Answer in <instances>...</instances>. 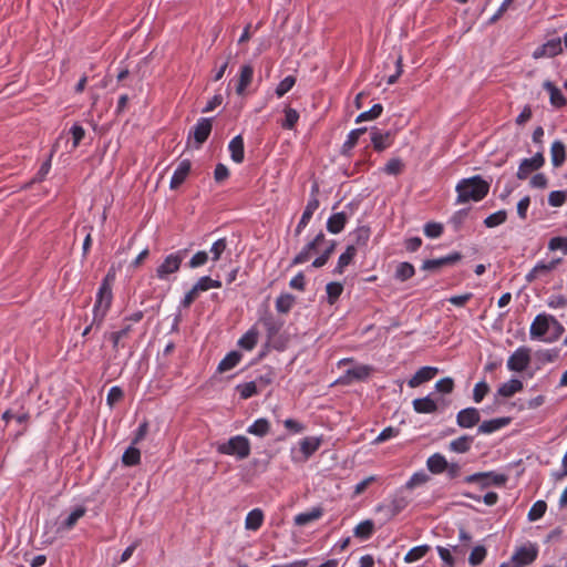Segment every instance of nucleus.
Listing matches in <instances>:
<instances>
[{
  "instance_id": "1",
  "label": "nucleus",
  "mask_w": 567,
  "mask_h": 567,
  "mask_svg": "<svg viewBox=\"0 0 567 567\" xmlns=\"http://www.w3.org/2000/svg\"><path fill=\"white\" fill-rule=\"evenodd\" d=\"M455 190L457 193L456 204H465L471 200L480 202L486 197L489 192V183L481 175L461 179Z\"/></svg>"
},
{
  "instance_id": "2",
  "label": "nucleus",
  "mask_w": 567,
  "mask_h": 567,
  "mask_svg": "<svg viewBox=\"0 0 567 567\" xmlns=\"http://www.w3.org/2000/svg\"><path fill=\"white\" fill-rule=\"evenodd\" d=\"M112 299V287L109 280V276H106L99 288L93 308V323H96V328L102 326L104 318L111 307Z\"/></svg>"
},
{
  "instance_id": "3",
  "label": "nucleus",
  "mask_w": 567,
  "mask_h": 567,
  "mask_svg": "<svg viewBox=\"0 0 567 567\" xmlns=\"http://www.w3.org/2000/svg\"><path fill=\"white\" fill-rule=\"evenodd\" d=\"M217 452L224 455H234L239 460L247 458L250 454V442L244 435L230 437L227 442L218 444Z\"/></svg>"
},
{
  "instance_id": "4",
  "label": "nucleus",
  "mask_w": 567,
  "mask_h": 567,
  "mask_svg": "<svg viewBox=\"0 0 567 567\" xmlns=\"http://www.w3.org/2000/svg\"><path fill=\"white\" fill-rule=\"evenodd\" d=\"M186 255V250H178L165 257L163 262L156 268V276L161 280H166L168 277L177 272Z\"/></svg>"
},
{
  "instance_id": "5",
  "label": "nucleus",
  "mask_w": 567,
  "mask_h": 567,
  "mask_svg": "<svg viewBox=\"0 0 567 567\" xmlns=\"http://www.w3.org/2000/svg\"><path fill=\"white\" fill-rule=\"evenodd\" d=\"M318 193H319V186L317 184H313L311 187L310 198L306 205V208L302 213V216L295 229V235L299 236L302 230L307 227L308 223L310 221L313 213L319 207V199H318Z\"/></svg>"
},
{
  "instance_id": "6",
  "label": "nucleus",
  "mask_w": 567,
  "mask_h": 567,
  "mask_svg": "<svg viewBox=\"0 0 567 567\" xmlns=\"http://www.w3.org/2000/svg\"><path fill=\"white\" fill-rule=\"evenodd\" d=\"M530 363V349L527 347L517 348L507 360V369L514 372H522Z\"/></svg>"
},
{
  "instance_id": "7",
  "label": "nucleus",
  "mask_w": 567,
  "mask_h": 567,
  "mask_svg": "<svg viewBox=\"0 0 567 567\" xmlns=\"http://www.w3.org/2000/svg\"><path fill=\"white\" fill-rule=\"evenodd\" d=\"M551 323H556V318L550 315L539 313L535 317L529 328L532 339H545Z\"/></svg>"
},
{
  "instance_id": "8",
  "label": "nucleus",
  "mask_w": 567,
  "mask_h": 567,
  "mask_svg": "<svg viewBox=\"0 0 567 567\" xmlns=\"http://www.w3.org/2000/svg\"><path fill=\"white\" fill-rule=\"evenodd\" d=\"M466 483H481L482 487L489 485L503 486L507 482V475L494 472L474 473L465 478Z\"/></svg>"
},
{
  "instance_id": "9",
  "label": "nucleus",
  "mask_w": 567,
  "mask_h": 567,
  "mask_svg": "<svg viewBox=\"0 0 567 567\" xmlns=\"http://www.w3.org/2000/svg\"><path fill=\"white\" fill-rule=\"evenodd\" d=\"M213 128V118L202 117L197 121L193 131L189 132L188 138L194 137L196 148L200 147L209 137Z\"/></svg>"
},
{
  "instance_id": "10",
  "label": "nucleus",
  "mask_w": 567,
  "mask_h": 567,
  "mask_svg": "<svg viewBox=\"0 0 567 567\" xmlns=\"http://www.w3.org/2000/svg\"><path fill=\"white\" fill-rule=\"evenodd\" d=\"M545 163L543 153L538 152L530 158H524L517 171V178L520 181L526 179L533 171L539 169Z\"/></svg>"
},
{
  "instance_id": "11",
  "label": "nucleus",
  "mask_w": 567,
  "mask_h": 567,
  "mask_svg": "<svg viewBox=\"0 0 567 567\" xmlns=\"http://www.w3.org/2000/svg\"><path fill=\"white\" fill-rule=\"evenodd\" d=\"M561 262V258L553 259L548 262L539 261L527 275L526 281L533 282L537 279L547 277L550 275L553 270Z\"/></svg>"
},
{
  "instance_id": "12",
  "label": "nucleus",
  "mask_w": 567,
  "mask_h": 567,
  "mask_svg": "<svg viewBox=\"0 0 567 567\" xmlns=\"http://www.w3.org/2000/svg\"><path fill=\"white\" fill-rule=\"evenodd\" d=\"M326 236L322 231H320L311 241H309L299 254L295 256L291 261V265H300L310 259L313 252L317 251L318 247L324 241Z\"/></svg>"
},
{
  "instance_id": "13",
  "label": "nucleus",
  "mask_w": 567,
  "mask_h": 567,
  "mask_svg": "<svg viewBox=\"0 0 567 567\" xmlns=\"http://www.w3.org/2000/svg\"><path fill=\"white\" fill-rule=\"evenodd\" d=\"M537 554L538 550L535 546H523L512 556V564L514 567H524L532 564L536 559Z\"/></svg>"
},
{
  "instance_id": "14",
  "label": "nucleus",
  "mask_w": 567,
  "mask_h": 567,
  "mask_svg": "<svg viewBox=\"0 0 567 567\" xmlns=\"http://www.w3.org/2000/svg\"><path fill=\"white\" fill-rule=\"evenodd\" d=\"M462 254L458 251H454L445 257H441L437 259H427L424 260L422 264L423 270H437L439 268L447 265H453L462 259Z\"/></svg>"
},
{
  "instance_id": "15",
  "label": "nucleus",
  "mask_w": 567,
  "mask_h": 567,
  "mask_svg": "<svg viewBox=\"0 0 567 567\" xmlns=\"http://www.w3.org/2000/svg\"><path fill=\"white\" fill-rule=\"evenodd\" d=\"M481 415L477 409L466 408L461 410L456 415V423L462 429H470L478 424Z\"/></svg>"
},
{
  "instance_id": "16",
  "label": "nucleus",
  "mask_w": 567,
  "mask_h": 567,
  "mask_svg": "<svg viewBox=\"0 0 567 567\" xmlns=\"http://www.w3.org/2000/svg\"><path fill=\"white\" fill-rule=\"evenodd\" d=\"M561 40L559 38L548 40L543 45L538 47L534 53V59H540L544 56L553 58L561 53Z\"/></svg>"
},
{
  "instance_id": "17",
  "label": "nucleus",
  "mask_w": 567,
  "mask_h": 567,
  "mask_svg": "<svg viewBox=\"0 0 567 567\" xmlns=\"http://www.w3.org/2000/svg\"><path fill=\"white\" fill-rule=\"evenodd\" d=\"M439 372V369L435 367H422L419 369L415 374L408 381L410 388H416L422 383H425L432 380Z\"/></svg>"
},
{
  "instance_id": "18",
  "label": "nucleus",
  "mask_w": 567,
  "mask_h": 567,
  "mask_svg": "<svg viewBox=\"0 0 567 567\" xmlns=\"http://www.w3.org/2000/svg\"><path fill=\"white\" fill-rule=\"evenodd\" d=\"M192 163L189 159H183L176 167L169 183L172 189L179 187L188 176L190 172Z\"/></svg>"
},
{
  "instance_id": "19",
  "label": "nucleus",
  "mask_w": 567,
  "mask_h": 567,
  "mask_svg": "<svg viewBox=\"0 0 567 567\" xmlns=\"http://www.w3.org/2000/svg\"><path fill=\"white\" fill-rule=\"evenodd\" d=\"M254 68L250 64H245L240 68L238 83L236 85V93L243 95L246 89L252 82Z\"/></svg>"
},
{
  "instance_id": "20",
  "label": "nucleus",
  "mask_w": 567,
  "mask_h": 567,
  "mask_svg": "<svg viewBox=\"0 0 567 567\" xmlns=\"http://www.w3.org/2000/svg\"><path fill=\"white\" fill-rule=\"evenodd\" d=\"M543 87L549 93V101L554 107L559 109L567 104L566 97L551 81H545Z\"/></svg>"
},
{
  "instance_id": "21",
  "label": "nucleus",
  "mask_w": 567,
  "mask_h": 567,
  "mask_svg": "<svg viewBox=\"0 0 567 567\" xmlns=\"http://www.w3.org/2000/svg\"><path fill=\"white\" fill-rule=\"evenodd\" d=\"M371 143L377 152H382L391 145L390 132L382 133L377 127L371 130Z\"/></svg>"
},
{
  "instance_id": "22",
  "label": "nucleus",
  "mask_w": 567,
  "mask_h": 567,
  "mask_svg": "<svg viewBox=\"0 0 567 567\" xmlns=\"http://www.w3.org/2000/svg\"><path fill=\"white\" fill-rule=\"evenodd\" d=\"M512 419L508 416L497 417L488 421H484L478 426V433L489 434L495 431L501 430L502 427L508 425Z\"/></svg>"
},
{
  "instance_id": "23",
  "label": "nucleus",
  "mask_w": 567,
  "mask_h": 567,
  "mask_svg": "<svg viewBox=\"0 0 567 567\" xmlns=\"http://www.w3.org/2000/svg\"><path fill=\"white\" fill-rule=\"evenodd\" d=\"M550 158L554 167H560L566 161V146L557 140L553 142L550 147Z\"/></svg>"
},
{
  "instance_id": "24",
  "label": "nucleus",
  "mask_w": 567,
  "mask_h": 567,
  "mask_svg": "<svg viewBox=\"0 0 567 567\" xmlns=\"http://www.w3.org/2000/svg\"><path fill=\"white\" fill-rule=\"evenodd\" d=\"M426 467L432 474H442L447 468V461L444 455L434 453L427 458Z\"/></svg>"
},
{
  "instance_id": "25",
  "label": "nucleus",
  "mask_w": 567,
  "mask_h": 567,
  "mask_svg": "<svg viewBox=\"0 0 567 567\" xmlns=\"http://www.w3.org/2000/svg\"><path fill=\"white\" fill-rule=\"evenodd\" d=\"M228 148H229V152H230L231 159L235 163L240 164L244 161V157H245L244 140H243L241 135L235 136L229 142Z\"/></svg>"
},
{
  "instance_id": "26",
  "label": "nucleus",
  "mask_w": 567,
  "mask_h": 567,
  "mask_svg": "<svg viewBox=\"0 0 567 567\" xmlns=\"http://www.w3.org/2000/svg\"><path fill=\"white\" fill-rule=\"evenodd\" d=\"M412 404L417 413H434L437 411V404L430 395L415 399Z\"/></svg>"
},
{
  "instance_id": "27",
  "label": "nucleus",
  "mask_w": 567,
  "mask_h": 567,
  "mask_svg": "<svg viewBox=\"0 0 567 567\" xmlns=\"http://www.w3.org/2000/svg\"><path fill=\"white\" fill-rule=\"evenodd\" d=\"M357 254V248L354 245H349L343 254L340 255L338 259V264L333 270L334 274L341 275L344 271V268L351 264L354 256Z\"/></svg>"
},
{
  "instance_id": "28",
  "label": "nucleus",
  "mask_w": 567,
  "mask_h": 567,
  "mask_svg": "<svg viewBox=\"0 0 567 567\" xmlns=\"http://www.w3.org/2000/svg\"><path fill=\"white\" fill-rule=\"evenodd\" d=\"M241 353L238 351H230L226 354V357L219 362L217 367V371L219 373L227 372L235 368L241 360Z\"/></svg>"
},
{
  "instance_id": "29",
  "label": "nucleus",
  "mask_w": 567,
  "mask_h": 567,
  "mask_svg": "<svg viewBox=\"0 0 567 567\" xmlns=\"http://www.w3.org/2000/svg\"><path fill=\"white\" fill-rule=\"evenodd\" d=\"M523 390V382L518 379H511L509 381L503 383L498 390L497 394L503 398H511L515 393Z\"/></svg>"
},
{
  "instance_id": "30",
  "label": "nucleus",
  "mask_w": 567,
  "mask_h": 567,
  "mask_svg": "<svg viewBox=\"0 0 567 567\" xmlns=\"http://www.w3.org/2000/svg\"><path fill=\"white\" fill-rule=\"evenodd\" d=\"M347 216L343 212L331 215L327 220V229L331 234H339L346 226Z\"/></svg>"
},
{
  "instance_id": "31",
  "label": "nucleus",
  "mask_w": 567,
  "mask_h": 567,
  "mask_svg": "<svg viewBox=\"0 0 567 567\" xmlns=\"http://www.w3.org/2000/svg\"><path fill=\"white\" fill-rule=\"evenodd\" d=\"M264 522V513L259 508L250 511L245 519V527L248 530H257L261 527Z\"/></svg>"
},
{
  "instance_id": "32",
  "label": "nucleus",
  "mask_w": 567,
  "mask_h": 567,
  "mask_svg": "<svg viewBox=\"0 0 567 567\" xmlns=\"http://www.w3.org/2000/svg\"><path fill=\"white\" fill-rule=\"evenodd\" d=\"M270 432V423L267 419L260 417L257 419L247 429V433L256 435L258 437H264Z\"/></svg>"
},
{
  "instance_id": "33",
  "label": "nucleus",
  "mask_w": 567,
  "mask_h": 567,
  "mask_svg": "<svg viewBox=\"0 0 567 567\" xmlns=\"http://www.w3.org/2000/svg\"><path fill=\"white\" fill-rule=\"evenodd\" d=\"M374 533V523L372 519H365L354 527L353 535L362 540L369 539Z\"/></svg>"
},
{
  "instance_id": "34",
  "label": "nucleus",
  "mask_w": 567,
  "mask_h": 567,
  "mask_svg": "<svg viewBox=\"0 0 567 567\" xmlns=\"http://www.w3.org/2000/svg\"><path fill=\"white\" fill-rule=\"evenodd\" d=\"M321 445V440L319 437H305L300 442V451L305 455L306 458L310 457Z\"/></svg>"
},
{
  "instance_id": "35",
  "label": "nucleus",
  "mask_w": 567,
  "mask_h": 567,
  "mask_svg": "<svg viewBox=\"0 0 567 567\" xmlns=\"http://www.w3.org/2000/svg\"><path fill=\"white\" fill-rule=\"evenodd\" d=\"M258 342V331L256 328L249 329L239 340L238 346L247 351L252 350Z\"/></svg>"
},
{
  "instance_id": "36",
  "label": "nucleus",
  "mask_w": 567,
  "mask_h": 567,
  "mask_svg": "<svg viewBox=\"0 0 567 567\" xmlns=\"http://www.w3.org/2000/svg\"><path fill=\"white\" fill-rule=\"evenodd\" d=\"M296 303V297L291 293H281L276 299V310L279 313H288Z\"/></svg>"
},
{
  "instance_id": "37",
  "label": "nucleus",
  "mask_w": 567,
  "mask_h": 567,
  "mask_svg": "<svg viewBox=\"0 0 567 567\" xmlns=\"http://www.w3.org/2000/svg\"><path fill=\"white\" fill-rule=\"evenodd\" d=\"M322 516V509L317 507L310 512L300 513L295 517V524L298 526H305L313 520L319 519Z\"/></svg>"
},
{
  "instance_id": "38",
  "label": "nucleus",
  "mask_w": 567,
  "mask_h": 567,
  "mask_svg": "<svg viewBox=\"0 0 567 567\" xmlns=\"http://www.w3.org/2000/svg\"><path fill=\"white\" fill-rule=\"evenodd\" d=\"M86 513L85 507L79 506L72 513L64 519V522L61 524L60 528L63 530H70L72 529L78 520L82 518Z\"/></svg>"
},
{
  "instance_id": "39",
  "label": "nucleus",
  "mask_w": 567,
  "mask_h": 567,
  "mask_svg": "<svg viewBox=\"0 0 567 567\" xmlns=\"http://www.w3.org/2000/svg\"><path fill=\"white\" fill-rule=\"evenodd\" d=\"M472 442L473 439L471 436L463 435L453 440L450 443L449 447L452 452L455 453H466L467 451H470Z\"/></svg>"
},
{
  "instance_id": "40",
  "label": "nucleus",
  "mask_w": 567,
  "mask_h": 567,
  "mask_svg": "<svg viewBox=\"0 0 567 567\" xmlns=\"http://www.w3.org/2000/svg\"><path fill=\"white\" fill-rule=\"evenodd\" d=\"M430 549L431 547L429 545H420L413 547L404 556V561L408 564L415 563L422 559L430 551Z\"/></svg>"
},
{
  "instance_id": "41",
  "label": "nucleus",
  "mask_w": 567,
  "mask_h": 567,
  "mask_svg": "<svg viewBox=\"0 0 567 567\" xmlns=\"http://www.w3.org/2000/svg\"><path fill=\"white\" fill-rule=\"evenodd\" d=\"M367 132V127H360L352 130L348 136L346 142L342 145V153L350 152L358 143L361 135H363Z\"/></svg>"
},
{
  "instance_id": "42",
  "label": "nucleus",
  "mask_w": 567,
  "mask_h": 567,
  "mask_svg": "<svg viewBox=\"0 0 567 567\" xmlns=\"http://www.w3.org/2000/svg\"><path fill=\"white\" fill-rule=\"evenodd\" d=\"M414 274H415L414 266L410 262L403 261L396 266L395 279H398L400 281H405V280L412 278L414 276Z\"/></svg>"
},
{
  "instance_id": "43",
  "label": "nucleus",
  "mask_w": 567,
  "mask_h": 567,
  "mask_svg": "<svg viewBox=\"0 0 567 567\" xmlns=\"http://www.w3.org/2000/svg\"><path fill=\"white\" fill-rule=\"evenodd\" d=\"M284 113L285 120L281 122V127L285 130H293L299 120L298 111L288 106L284 110Z\"/></svg>"
},
{
  "instance_id": "44",
  "label": "nucleus",
  "mask_w": 567,
  "mask_h": 567,
  "mask_svg": "<svg viewBox=\"0 0 567 567\" xmlns=\"http://www.w3.org/2000/svg\"><path fill=\"white\" fill-rule=\"evenodd\" d=\"M122 462L126 466H134L141 462V452L138 449L130 446L122 456Z\"/></svg>"
},
{
  "instance_id": "45",
  "label": "nucleus",
  "mask_w": 567,
  "mask_h": 567,
  "mask_svg": "<svg viewBox=\"0 0 567 567\" xmlns=\"http://www.w3.org/2000/svg\"><path fill=\"white\" fill-rule=\"evenodd\" d=\"M236 390L239 392L241 399L247 400L256 394H258V386L256 381L246 382L243 384H238Z\"/></svg>"
},
{
  "instance_id": "46",
  "label": "nucleus",
  "mask_w": 567,
  "mask_h": 567,
  "mask_svg": "<svg viewBox=\"0 0 567 567\" xmlns=\"http://www.w3.org/2000/svg\"><path fill=\"white\" fill-rule=\"evenodd\" d=\"M371 230L368 226H360L353 231L354 246H365L370 239Z\"/></svg>"
},
{
  "instance_id": "47",
  "label": "nucleus",
  "mask_w": 567,
  "mask_h": 567,
  "mask_svg": "<svg viewBox=\"0 0 567 567\" xmlns=\"http://www.w3.org/2000/svg\"><path fill=\"white\" fill-rule=\"evenodd\" d=\"M506 219H507V213H506V210L502 209V210H498V212L487 216L484 219V225L487 228H494L496 226L504 224L506 221Z\"/></svg>"
},
{
  "instance_id": "48",
  "label": "nucleus",
  "mask_w": 567,
  "mask_h": 567,
  "mask_svg": "<svg viewBox=\"0 0 567 567\" xmlns=\"http://www.w3.org/2000/svg\"><path fill=\"white\" fill-rule=\"evenodd\" d=\"M195 289L199 292L207 291L212 288H220L221 281L212 279L208 276L200 277L198 281L194 285Z\"/></svg>"
},
{
  "instance_id": "49",
  "label": "nucleus",
  "mask_w": 567,
  "mask_h": 567,
  "mask_svg": "<svg viewBox=\"0 0 567 567\" xmlns=\"http://www.w3.org/2000/svg\"><path fill=\"white\" fill-rule=\"evenodd\" d=\"M383 111V106L381 104H374L369 111L362 112L355 118L357 123H361L364 121H372L378 118Z\"/></svg>"
},
{
  "instance_id": "50",
  "label": "nucleus",
  "mask_w": 567,
  "mask_h": 567,
  "mask_svg": "<svg viewBox=\"0 0 567 567\" xmlns=\"http://www.w3.org/2000/svg\"><path fill=\"white\" fill-rule=\"evenodd\" d=\"M546 509H547V504L545 501L535 502L528 512V519L530 522L538 520L539 518H542L545 515Z\"/></svg>"
},
{
  "instance_id": "51",
  "label": "nucleus",
  "mask_w": 567,
  "mask_h": 567,
  "mask_svg": "<svg viewBox=\"0 0 567 567\" xmlns=\"http://www.w3.org/2000/svg\"><path fill=\"white\" fill-rule=\"evenodd\" d=\"M326 291L328 296V302L330 305H333L342 293L343 286L340 282L332 281L326 286Z\"/></svg>"
},
{
  "instance_id": "52",
  "label": "nucleus",
  "mask_w": 567,
  "mask_h": 567,
  "mask_svg": "<svg viewBox=\"0 0 567 567\" xmlns=\"http://www.w3.org/2000/svg\"><path fill=\"white\" fill-rule=\"evenodd\" d=\"M334 248H336V241H330L329 245L326 247V249L321 252V255L318 256L312 261V267L320 268V267L324 266L328 262L330 256L333 254Z\"/></svg>"
},
{
  "instance_id": "53",
  "label": "nucleus",
  "mask_w": 567,
  "mask_h": 567,
  "mask_svg": "<svg viewBox=\"0 0 567 567\" xmlns=\"http://www.w3.org/2000/svg\"><path fill=\"white\" fill-rule=\"evenodd\" d=\"M372 370L373 369L370 365H358L349 369L347 371V377L355 380H364L371 374Z\"/></svg>"
},
{
  "instance_id": "54",
  "label": "nucleus",
  "mask_w": 567,
  "mask_h": 567,
  "mask_svg": "<svg viewBox=\"0 0 567 567\" xmlns=\"http://www.w3.org/2000/svg\"><path fill=\"white\" fill-rule=\"evenodd\" d=\"M409 505V499L400 494H396L393 496L390 503V511L391 514L398 515L400 512H402L406 506Z\"/></svg>"
},
{
  "instance_id": "55",
  "label": "nucleus",
  "mask_w": 567,
  "mask_h": 567,
  "mask_svg": "<svg viewBox=\"0 0 567 567\" xmlns=\"http://www.w3.org/2000/svg\"><path fill=\"white\" fill-rule=\"evenodd\" d=\"M486 557V548L484 546H475L468 557V563L471 566L475 567L483 563Z\"/></svg>"
},
{
  "instance_id": "56",
  "label": "nucleus",
  "mask_w": 567,
  "mask_h": 567,
  "mask_svg": "<svg viewBox=\"0 0 567 567\" xmlns=\"http://www.w3.org/2000/svg\"><path fill=\"white\" fill-rule=\"evenodd\" d=\"M403 167V162L400 158L394 157L388 161L383 168V172L388 175H399L402 173Z\"/></svg>"
},
{
  "instance_id": "57",
  "label": "nucleus",
  "mask_w": 567,
  "mask_h": 567,
  "mask_svg": "<svg viewBox=\"0 0 567 567\" xmlns=\"http://www.w3.org/2000/svg\"><path fill=\"white\" fill-rule=\"evenodd\" d=\"M296 84V78L292 75L286 76L284 80L279 82L276 87V95L278 97L284 96L287 92H289L293 85Z\"/></svg>"
},
{
  "instance_id": "58",
  "label": "nucleus",
  "mask_w": 567,
  "mask_h": 567,
  "mask_svg": "<svg viewBox=\"0 0 567 567\" xmlns=\"http://www.w3.org/2000/svg\"><path fill=\"white\" fill-rule=\"evenodd\" d=\"M227 249V240L226 238H220L216 240L210 248L212 259L213 261H217L220 259L223 252Z\"/></svg>"
},
{
  "instance_id": "59",
  "label": "nucleus",
  "mask_w": 567,
  "mask_h": 567,
  "mask_svg": "<svg viewBox=\"0 0 567 567\" xmlns=\"http://www.w3.org/2000/svg\"><path fill=\"white\" fill-rule=\"evenodd\" d=\"M400 433V430L393 426H388L384 430L381 431V433L374 439L373 444H380L383 443L392 437L398 436Z\"/></svg>"
},
{
  "instance_id": "60",
  "label": "nucleus",
  "mask_w": 567,
  "mask_h": 567,
  "mask_svg": "<svg viewBox=\"0 0 567 567\" xmlns=\"http://www.w3.org/2000/svg\"><path fill=\"white\" fill-rule=\"evenodd\" d=\"M567 193L564 190H553L548 195V204L553 207H560L566 202Z\"/></svg>"
},
{
  "instance_id": "61",
  "label": "nucleus",
  "mask_w": 567,
  "mask_h": 567,
  "mask_svg": "<svg viewBox=\"0 0 567 567\" xmlns=\"http://www.w3.org/2000/svg\"><path fill=\"white\" fill-rule=\"evenodd\" d=\"M424 234L430 238H437L443 234V225L435 221L426 223L424 226Z\"/></svg>"
},
{
  "instance_id": "62",
  "label": "nucleus",
  "mask_w": 567,
  "mask_h": 567,
  "mask_svg": "<svg viewBox=\"0 0 567 567\" xmlns=\"http://www.w3.org/2000/svg\"><path fill=\"white\" fill-rule=\"evenodd\" d=\"M429 481V475L424 472L414 473L411 478L406 482L405 487L412 489L415 486L425 484Z\"/></svg>"
},
{
  "instance_id": "63",
  "label": "nucleus",
  "mask_w": 567,
  "mask_h": 567,
  "mask_svg": "<svg viewBox=\"0 0 567 567\" xmlns=\"http://www.w3.org/2000/svg\"><path fill=\"white\" fill-rule=\"evenodd\" d=\"M489 386L486 382L482 381L476 383L473 390V400L475 403H480L484 396L488 393Z\"/></svg>"
},
{
  "instance_id": "64",
  "label": "nucleus",
  "mask_w": 567,
  "mask_h": 567,
  "mask_svg": "<svg viewBox=\"0 0 567 567\" xmlns=\"http://www.w3.org/2000/svg\"><path fill=\"white\" fill-rule=\"evenodd\" d=\"M549 250H561L567 255V237H553L548 243Z\"/></svg>"
}]
</instances>
